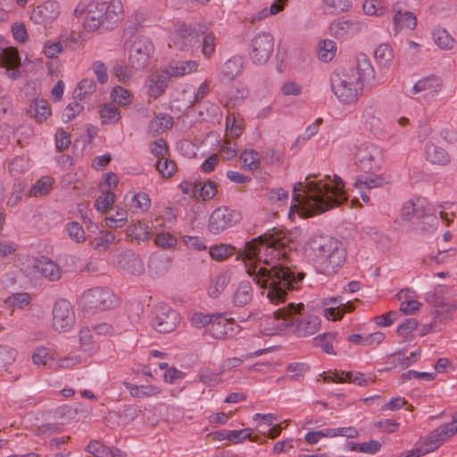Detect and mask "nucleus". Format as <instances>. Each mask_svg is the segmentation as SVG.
Returning <instances> with one entry per match:
<instances>
[{
	"label": "nucleus",
	"instance_id": "69168bd1",
	"mask_svg": "<svg viewBox=\"0 0 457 457\" xmlns=\"http://www.w3.org/2000/svg\"><path fill=\"white\" fill-rule=\"evenodd\" d=\"M335 333H324L315 337V340L319 341V345L323 352L328 354H336L333 350L332 340L336 338Z\"/></svg>",
	"mask_w": 457,
	"mask_h": 457
},
{
	"label": "nucleus",
	"instance_id": "c85d7f7f",
	"mask_svg": "<svg viewBox=\"0 0 457 457\" xmlns=\"http://www.w3.org/2000/svg\"><path fill=\"white\" fill-rule=\"evenodd\" d=\"M195 61H179L169 65L165 71L170 78L182 77L197 70Z\"/></svg>",
	"mask_w": 457,
	"mask_h": 457
},
{
	"label": "nucleus",
	"instance_id": "a19ab883",
	"mask_svg": "<svg viewBox=\"0 0 457 457\" xmlns=\"http://www.w3.org/2000/svg\"><path fill=\"white\" fill-rule=\"evenodd\" d=\"M99 115L104 125L115 124L120 120L119 109L111 104H104L99 110Z\"/></svg>",
	"mask_w": 457,
	"mask_h": 457
},
{
	"label": "nucleus",
	"instance_id": "473e14b6",
	"mask_svg": "<svg viewBox=\"0 0 457 457\" xmlns=\"http://www.w3.org/2000/svg\"><path fill=\"white\" fill-rule=\"evenodd\" d=\"M439 87L440 79L437 77H428L417 81L412 87V92L414 94L425 92L427 95H434L437 93Z\"/></svg>",
	"mask_w": 457,
	"mask_h": 457
},
{
	"label": "nucleus",
	"instance_id": "6e6d98bb",
	"mask_svg": "<svg viewBox=\"0 0 457 457\" xmlns=\"http://www.w3.org/2000/svg\"><path fill=\"white\" fill-rule=\"evenodd\" d=\"M31 297L28 293H16L10 295L5 303L10 307L23 308L29 304Z\"/></svg>",
	"mask_w": 457,
	"mask_h": 457
},
{
	"label": "nucleus",
	"instance_id": "864d4df0",
	"mask_svg": "<svg viewBox=\"0 0 457 457\" xmlns=\"http://www.w3.org/2000/svg\"><path fill=\"white\" fill-rule=\"evenodd\" d=\"M29 169V161L26 157L16 156L9 164V171L13 177H18Z\"/></svg>",
	"mask_w": 457,
	"mask_h": 457
},
{
	"label": "nucleus",
	"instance_id": "a211bd4d",
	"mask_svg": "<svg viewBox=\"0 0 457 457\" xmlns=\"http://www.w3.org/2000/svg\"><path fill=\"white\" fill-rule=\"evenodd\" d=\"M60 14L56 1L49 0L35 7L31 12V20L37 24H49Z\"/></svg>",
	"mask_w": 457,
	"mask_h": 457
},
{
	"label": "nucleus",
	"instance_id": "7c9ffc66",
	"mask_svg": "<svg viewBox=\"0 0 457 457\" xmlns=\"http://www.w3.org/2000/svg\"><path fill=\"white\" fill-rule=\"evenodd\" d=\"M253 287L249 281H242L233 295L232 302L235 306L242 307L251 302Z\"/></svg>",
	"mask_w": 457,
	"mask_h": 457
},
{
	"label": "nucleus",
	"instance_id": "f257e3e1",
	"mask_svg": "<svg viewBox=\"0 0 457 457\" xmlns=\"http://www.w3.org/2000/svg\"><path fill=\"white\" fill-rule=\"evenodd\" d=\"M287 243L284 233L273 228L246 242L244 248L245 257L250 261L261 262L263 251V262L268 267L250 266L247 272L274 304L284 303L287 293L298 288L304 278L303 272L287 265L285 250Z\"/></svg>",
	"mask_w": 457,
	"mask_h": 457
},
{
	"label": "nucleus",
	"instance_id": "c03bdc74",
	"mask_svg": "<svg viewBox=\"0 0 457 457\" xmlns=\"http://www.w3.org/2000/svg\"><path fill=\"white\" fill-rule=\"evenodd\" d=\"M112 100L120 106H128L133 99L132 93L123 87L116 86L111 92Z\"/></svg>",
	"mask_w": 457,
	"mask_h": 457
},
{
	"label": "nucleus",
	"instance_id": "f704fd0d",
	"mask_svg": "<svg viewBox=\"0 0 457 457\" xmlns=\"http://www.w3.org/2000/svg\"><path fill=\"white\" fill-rule=\"evenodd\" d=\"M128 237L137 242H145L150 238L151 228L140 221L129 226L127 229Z\"/></svg>",
	"mask_w": 457,
	"mask_h": 457
},
{
	"label": "nucleus",
	"instance_id": "13d9d810",
	"mask_svg": "<svg viewBox=\"0 0 457 457\" xmlns=\"http://www.w3.org/2000/svg\"><path fill=\"white\" fill-rule=\"evenodd\" d=\"M130 205L138 211L146 212L151 205V200L147 194L139 192L131 197Z\"/></svg>",
	"mask_w": 457,
	"mask_h": 457
},
{
	"label": "nucleus",
	"instance_id": "aec40b11",
	"mask_svg": "<svg viewBox=\"0 0 457 457\" xmlns=\"http://www.w3.org/2000/svg\"><path fill=\"white\" fill-rule=\"evenodd\" d=\"M457 434V416L453 417V420L446 424L439 426L434 429L427 437L430 441L432 447L439 448L440 445L448 438Z\"/></svg>",
	"mask_w": 457,
	"mask_h": 457
},
{
	"label": "nucleus",
	"instance_id": "37998d69",
	"mask_svg": "<svg viewBox=\"0 0 457 457\" xmlns=\"http://www.w3.org/2000/svg\"><path fill=\"white\" fill-rule=\"evenodd\" d=\"M96 88V82L92 79H82L73 92L74 99L84 100L92 95Z\"/></svg>",
	"mask_w": 457,
	"mask_h": 457
},
{
	"label": "nucleus",
	"instance_id": "cd10ccee",
	"mask_svg": "<svg viewBox=\"0 0 457 457\" xmlns=\"http://www.w3.org/2000/svg\"><path fill=\"white\" fill-rule=\"evenodd\" d=\"M170 79V78L166 71L162 74L154 75L148 83L149 96L155 99L162 96L168 87Z\"/></svg>",
	"mask_w": 457,
	"mask_h": 457
},
{
	"label": "nucleus",
	"instance_id": "9b49d317",
	"mask_svg": "<svg viewBox=\"0 0 457 457\" xmlns=\"http://www.w3.org/2000/svg\"><path fill=\"white\" fill-rule=\"evenodd\" d=\"M274 48V38L269 32H261L251 41L249 55L254 64H264L270 59Z\"/></svg>",
	"mask_w": 457,
	"mask_h": 457
},
{
	"label": "nucleus",
	"instance_id": "4468645a",
	"mask_svg": "<svg viewBox=\"0 0 457 457\" xmlns=\"http://www.w3.org/2000/svg\"><path fill=\"white\" fill-rule=\"evenodd\" d=\"M74 324L75 314L71 303L65 299L57 300L53 308V328L58 332H67Z\"/></svg>",
	"mask_w": 457,
	"mask_h": 457
},
{
	"label": "nucleus",
	"instance_id": "393cba45",
	"mask_svg": "<svg viewBox=\"0 0 457 457\" xmlns=\"http://www.w3.org/2000/svg\"><path fill=\"white\" fill-rule=\"evenodd\" d=\"M122 4L120 1H112L109 4L104 3V12H105L106 29L112 30L119 21L122 19Z\"/></svg>",
	"mask_w": 457,
	"mask_h": 457
},
{
	"label": "nucleus",
	"instance_id": "0eeeda50",
	"mask_svg": "<svg viewBox=\"0 0 457 457\" xmlns=\"http://www.w3.org/2000/svg\"><path fill=\"white\" fill-rule=\"evenodd\" d=\"M204 32L203 24L197 23L189 25L180 23L175 26L170 33V47L180 51H189L199 46L200 35Z\"/></svg>",
	"mask_w": 457,
	"mask_h": 457
},
{
	"label": "nucleus",
	"instance_id": "4d7b16f0",
	"mask_svg": "<svg viewBox=\"0 0 457 457\" xmlns=\"http://www.w3.org/2000/svg\"><path fill=\"white\" fill-rule=\"evenodd\" d=\"M115 195L110 190L103 192L96 200L95 207L100 212H105L114 203Z\"/></svg>",
	"mask_w": 457,
	"mask_h": 457
},
{
	"label": "nucleus",
	"instance_id": "423d86ee",
	"mask_svg": "<svg viewBox=\"0 0 457 457\" xmlns=\"http://www.w3.org/2000/svg\"><path fill=\"white\" fill-rule=\"evenodd\" d=\"M118 300L107 287H93L85 291L79 299V306L86 315H94L117 305Z\"/></svg>",
	"mask_w": 457,
	"mask_h": 457
},
{
	"label": "nucleus",
	"instance_id": "6e6552de",
	"mask_svg": "<svg viewBox=\"0 0 457 457\" xmlns=\"http://www.w3.org/2000/svg\"><path fill=\"white\" fill-rule=\"evenodd\" d=\"M354 162L365 173L380 170L383 164L382 149L372 143H362L356 148Z\"/></svg>",
	"mask_w": 457,
	"mask_h": 457
},
{
	"label": "nucleus",
	"instance_id": "603ef678",
	"mask_svg": "<svg viewBox=\"0 0 457 457\" xmlns=\"http://www.w3.org/2000/svg\"><path fill=\"white\" fill-rule=\"evenodd\" d=\"M66 230L70 238L76 243H83L87 238L84 228L79 222H68L66 224Z\"/></svg>",
	"mask_w": 457,
	"mask_h": 457
},
{
	"label": "nucleus",
	"instance_id": "2f4dec72",
	"mask_svg": "<svg viewBox=\"0 0 457 457\" xmlns=\"http://www.w3.org/2000/svg\"><path fill=\"white\" fill-rule=\"evenodd\" d=\"M30 112L31 115L34 116V118L38 122H44L46 121L48 117L51 115V109L48 102L45 99H39L36 98L34 99L30 105Z\"/></svg>",
	"mask_w": 457,
	"mask_h": 457
},
{
	"label": "nucleus",
	"instance_id": "49530a36",
	"mask_svg": "<svg viewBox=\"0 0 457 457\" xmlns=\"http://www.w3.org/2000/svg\"><path fill=\"white\" fill-rule=\"evenodd\" d=\"M128 220V212L124 208L115 207V213H109L105 218L106 226L109 228H120L125 225Z\"/></svg>",
	"mask_w": 457,
	"mask_h": 457
},
{
	"label": "nucleus",
	"instance_id": "f8f14e48",
	"mask_svg": "<svg viewBox=\"0 0 457 457\" xmlns=\"http://www.w3.org/2000/svg\"><path fill=\"white\" fill-rule=\"evenodd\" d=\"M154 46L152 40L145 36H138L131 45L129 61L136 70L147 67Z\"/></svg>",
	"mask_w": 457,
	"mask_h": 457
},
{
	"label": "nucleus",
	"instance_id": "2eb2a0df",
	"mask_svg": "<svg viewBox=\"0 0 457 457\" xmlns=\"http://www.w3.org/2000/svg\"><path fill=\"white\" fill-rule=\"evenodd\" d=\"M426 216L431 219L432 227L437 224V217L431 212L428 203L425 198L419 197L411 199L403 203L402 205L401 218L404 221H410L414 217L420 219Z\"/></svg>",
	"mask_w": 457,
	"mask_h": 457
},
{
	"label": "nucleus",
	"instance_id": "8fccbe9b",
	"mask_svg": "<svg viewBox=\"0 0 457 457\" xmlns=\"http://www.w3.org/2000/svg\"><path fill=\"white\" fill-rule=\"evenodd\" d=\"M336 42L330 39H325L320 43L319 48V58L324 62H330L336 55Z\"/></svg>",
	"mask_w": 457,
	"mask_h": 457
},
{
	"label": "nucleus",
	"instance_id": "5701e85b",
	"mask_svg": "<svg viewBox=\"0 0 457 457\" xmlns=\"http://www.w3.org/2000/svg\"><path fill=\"white\" fill-rule=\"evenodd\" d=\"M425 154L426 159L433 164L445 166L451 162L449 154L444 148L431 142L426 144Z\"/></svg>",
	"mask_w": 457,
	"mask_h": 457
},
{
	"label": "nucleus",
	"instance_id": "09e8293b",
	"mask_svg": "<svg viewBox=\"0 0 457 457\" xmlns=\"http://www.w3.org/2000/svg\"><path fill=\"white\" fill-rule=\"evenodd\" d=\"M54 179L49 176L42 177L36 184L30 188V195L32 196L45 195L50 192L54 185Z\"/></svg>",
	"mask_w": 457,
	"mask_h": 457
},
{
	"label": "nucleus",
	"instance_id": "58836bf2",
	"mask_svg": "<svg viewBox=\"0 0 457 457\" xmlns=\"http://www.w3.org/2000/svg\"><path fill=\"white\" fill-rule=\"evenodd\" d=\"M330 302L335 303H339V306H337V307H329V308H326L324 310V316L328 320H340L343 317V315H344V313L345 312H351L353 310V304L350 303V302H348L347 304L349 306L346 307L341 302V297L340 298H331Z\"/></svg>",
	"mask_w": 457,
	"mask_h": 457
},
{
	"label": "nucleus",
	"instance_id": "4c0bfd02",
	"mask_svg": "<svg viewBox=\"0 0 457 457\" xmlns=\"http://www.w3.org/2000/svg\"><path fill=\"white\" fill-rule=\"evenodd\" d=\"M240 161L243 166L251 171L261 168L260 154L254 149H246L240 154Z\"/></svg>",
	"mask_w": 457,
	"mask_h": 457
},
{
	"label": "nucleus",
	"instance_id": "dca6fc26",
	"mask_svg": "<svg viewBox=\"0 0 457 457\" xmlns=\"http://www.w3.org/2000/svg\"><path fill=\"white\" fill-rule=\"evenodd\" d=\"M179 312L168 305H161L156 311L154 327L160 333H170L175 330L179 323Z\"/></svg>",
	"mask_w": 457,
	"mask_h": 457
},
{
	"label": "nucleus",
	"instance_id": "0e129e2a",
	"mask_svg": "<svg viewBox=\"0 0 457 457\" xmlns=\"http://www.w3.org/2000/svg\"><path fill=\"white\" fill-rule=\"evenodd\" d=\"M433 445H430V441L426 436L420 441L419 446L409 452L405 456L409 457H420L422 455H425L427 453H432L436 450V448L432 447Z\"/></svg>",
	"mask_w": 457,
	"mask_h": 457
},
{
	"label": "nucleus",
	"instance_id": "680f3d73",
	"mask_svg": "<svg viewBox=\"0 0 457 457\" xmlns=\"http://www.w3.org/2000/svg\"><path fill=\"white\" fill-rule=\"evenodd\" d=\"M197 185L199 195L204 201L211 200L215 196L217 193L215 182L208 180L204 183L199 182Z\"/></svg>",
	"mask_w": 457,
	"mask_h": 457
},
{
	"label": "nucleus",
	"instance_id": "a878e982",
	"mask_svg": "<svg viewBox=\"0 0 457 457\" xmlns=\"http://www.w3.org/2000/svg\"><path fill=\"white\" fill-rule=\"evenodd\" d=\"M123 386L134 398H149L156 396L161 393V389L154 385L137 386L130 382L124 381Z\"/></svg>",
	"mask_w": 457,
	"mask_h": 457
},
{
	"label": "nucleus",
	"instance_id": "5fc2aeb1",
	"mask_svg": "<svg viewBox=\"0 0 457 457\" xmlns=\"http://www.w3.org/2000/svg\"><path fill=\"white\" fill-rule=\"evenodd\" d=\"M213 318L214 313L195 312L192 314L190 321L192 326L195 328H203L204 327H208L209 328Z\"/></svg>",
	"mask_w": 457,
	"mask_h": 457
},
{
	"label": "nucleus",
	"instance_id": "052dcab7",
	"mask_svg": "<svg viewBox=\"0 0 457 457\" xmlns=\"http://www.w3.org/2000/svg\"><path fill=\"white\" fill-rule=\"evenodd\" d=\"M396 357L394 358V366H400L402 369H406L413 364L420 355V351L412 352L409 356H402L400 353H395Z\"/></svg>",
	"mask_w": 457,
	"mask_h": 457
},
{
	"label": "nucleus",
	"instance_id": "20e7f679",
	"mask_svg": "<svg viewBox=\"0 0 457 457\" xmlns=\"http://www.w3.org/2000/svg\"><path fill=\"white\" fill-rule=\"evenodd\" d=\"M326 181H311L303 189V203L312 214L324 212L347 200L345 183L341 178L326 176Z\"/></svg>",
	"mask_w": 457,
	"mask_h": 457
},
{
	"label": "nucleus",
	"instance_id": "79ce46f5",
	"mask_svg": "<svg viewBox=\"0 0 457 457\" xmlns=\"http://www.w3.org/2000/svg\"><path fill=\"white\" fill-rule=\"evenodd\" d=\"M432 37L436 45L442 49H452L454 46V38L445 29H435L432 32Z\"/></svg>",
	"mask_w": 457,
	"mask_h": 457
},
{
	"label": "nucleus",
	"instance_id": "6ab92c4d",
	"mask_svg": "<svg viewBox=\"0 0 457 457\" xmlns=\"http://www.w3.org/2000/svg\"><path fill=\"white\" fill-rule=\"evenodd\" d=\"M393 10L395 12L394 29L395 34L403 29L413 30L416 28V15L411 12L403 11L402 8V3H396L394 4Z\"/></svg>",
	"mask_w": 457,
	"mask_h": 457
},
{
	"label": "nucleus",
	"instance_id": "774afa93",
	"mask_svg": "<svg viewBox=\"0 0 457 457\" xmlns=\"http://www.w3.org/2000/svg\"><path fill=\"white\" fill-rule=\"evenodd\" d=\"M83 109H84V107L77 101L70 103L62 112V120L64 122L71 121L76 116H78L83 111Z\"/></svg>",
	"mask_w": 457,
	"mask_h": 457
},
{
	"label": "nucleus",
	"instance_id": "412c9836",
	"mask_svg": "<svg viewBox=\"0 0 457 457\" xmlns=\"http://www.w3.org/2000/svg\"><path fill=\"white\" fill-rule=\"evenodd\" d=\"M35 268L44 278L50 281L61 278L62 270L59 265L46 256H40L36 260Z\"/></svg>",
	"mask_w": 457,
	"mask_h": 457
},
{
	"label": "nucleus",
	"instance_id": "de8ad7c7",
	"mask_svg": "<svg viewBox=\"0 0 457 457\" xmlns=\"http://www.w3.org/2000/svg\"><path fill=\"white\" fill-rule=\"evenodd\" d=\"M235 246L227 244L214 245L210 247V255L213 260L223 261L235 253Z\"/></svg>",
	"mask_w": 457,
	"mask_h": 457
},
{
	"label": "nucleus",
	"instance_id": "72a5a7b5",
	"mask_svg": "<svg viewBox=\"0 0 457 457\" xmlns=\"http://www.w3.org/2000/svg\"><path fill=\"white\" fill-rule=\"evenodd\" d=\"M173 125V119L170 114L162 113L154 117L148 124V129L154 134H161L170 129Z\"/></svg>",
	"mask_w": 457,
	"mask_h": 457
},
{
	"label": "nucleus",
	"instance_id": "ea45409f",
	"mask_svg": "<svg viewBox=\"0 0 457 457\" xmlns=\"http://www.w3.org/2000/svg\"><path fill=\"white\" fill-rule=\"evenodd\" d=\"M203 29L204 32L200 35V38H202V53L205 57L210 58L215 52L216 37L212 31H210L204 24Z\"/></svg>",
	"mask_w": 457,
	"mask_h": 457
},
{
	"label": "nucleus",
	"instance_id": "7ed1b4c3",
	"mask_svg": "<svg viewBox=\"0 0 457 457\" xmlns=\"http://www.w3.org/2000/svg\"><path fill=\"white\" fill-rule=\"evenodd\" d=\"M303 250L315 271L328 277L337 273L347 257L344 243L328 235H313L305 243Z\"/></svg>",
	"mask_w": 457,
	"mask_h": 457
},
{
	"label": "nucleus",
	"instance_id": "bf43d9fd",
	"mask_svg": "<svg viewBox=\"0 0 457 457\" xmlns=\"http://www.w3.org/2000/svg\"><path fill=\"white\" fill-rule=\"evenodd\" d=\"M154 243L162 249H171L177 245L178 240L174 235L169 232H162L156 236Z\"/></svg>",
	"mask_w": 457,
	"mask_h": 457
},
{
	"label": "nucleus",
	"instance_id": "bb28decb",
	"mask_svg": "<svg viewBox=\"0 0 457 457\" xmlns=\"http://www.w3.org/2000/svg\"><path fill=\"white\" fill-rule=\"evenodd\" d=\"M244 69V59L240 55L229 58L222 66V76L228 80H233L240 75Z\"/></svg>",
	"mask_w": 457,
	"mask_h": 457
},
{
	"label": "nucleus",
	"instance_id": "ddd939ff",
	"mask_svg": "<svg viewBox=\"0 0 457 457\" xmlns=\"http://www.w3.org/2000/svg\"><path fill=\"white\" fill-rule=\"evenodd\" d=\"M368 24L363 20L337 19L329 26L330 35L338 40H347L367 29Z\"/></svg>",
	"mask_w": 457,
	"mask_h": 457
},
{
	"label": "nucleus",
	"instance_id": "c9c22d12",
	"mask_svg": "<svg viewBox=\"0 0 457 457\" xmlns=\"http://www.w3.org/2000/svg\"><path fill=\"white\" fill-rule=\"evenodd\" d=\"M323 9L326 13L338 14L348 12L352 6V0H322Z\"/></svg>",
	"mask_w": 457,
	"mask_h": 457
},
{
	"label": "nucleus",
	"instance_id": "9d476101",
	"mask_svg": "<svg viewBox=\"0 0 457 457\" xmlns=\"http://www.w3.org/2000/svg\"><path fill=\"white\" fill-rule=\"evenodd\" d=\"M241 219L242 215L237 211L226 206L218 207L209 217L208 230L214 235L220 234L235 226Z\"/></svg>",
	"mask_w": 457,
	"mask_h": 457
},
{
	"label": "nucleus",
	"instance_id": "3c124183",
	"mask_svg": "<svg viewBox=\"0 0 457 457\" xmlns=\"http://www.w3.org/2000/svg\"><path fill=\"white\" fill-rule=\"evenodd\" d=\"M374 56L378 64L386 66L392 62L394 58L393 50L388 45L380 44L375 49Z\"/></svg>",
	"mask_w": 457,
	"mask_h": 457
},
{
	"label": "nucleus",
	"instance_id": "39448f33",
	"mask_svg": "<svg viewBox=\"0 0 457 457\" xmlns=\"http://www.w3.org/2000/svg\"><path fill=\"white\" fill-rule=\"evenodd\" d=\"M304 304L290 303L287 307L274 312L278 326L290 328L299 337H306L315 334L320 327V319L316 315H303Z\"/></svg>",
	"mask_w": 457,
	"mask_h": 457
},
{
	"label": "nucleus",
	"instance_id": "338daca9",
	"mask_svg": "<svg viewBox=\"0 0 457 457\" xmlns=\"http://www.w3.org/2000/svg\"><path fill=\"white\" fill-rule=\"evenodd\" d=\"M155 167L166 178L171 177L176 170V163L163 157L156 162Z\"/></svg>",
	"mask_w": 457,
	"mask_h": 457
},
{
	"label": "nucleus",
	"instance_id": "e433bc0d",
	"mask_svg": "<svg viewBox=\"0 0 457 457\" xmlns=\"http://www.w3.org/2000/svg\"><path fill=\"white\" fill-rule=\"evenodd\" d=\"M115 240V236L111 231H101V235L89 240L91 247L99 252L106 251Z\"/></svg>",
	"mask_w": 457,
	"mask_h": 457
},
{
	"label": "nucleus",
	"instance_id": "f3484780",
	"mask_svg": "<svg viewBox=\"0 0 457 457\" xmlns=\"http://www.w3.org/2000/svg\"><path fill=\"white\" fill-rule=\"evenodd\" d=\"M0 66L6 68L5 75L11 79H17L21 72V58L14 47H4L0 51Z\"/></svg>",
	"mask_w": 457,
	"mask_h": 457
},
{
	"label": "nucleus",
	"instance_id": "e2e57ef3",
	"mask_svg": "<svg viewBox=\"0 0 457 457\" xmlns=\"http://www.w3.org/2000/svg\"><path fill=\"white\" fill-rule=\"evenodd\" d=\"M385 183V179L382 175L370 176L365 179H358L355 186L364 187L368 189L382 187Z\"/></svg>",
	"mask_w": 457,
	"mask_h": 457
},
{
	"label": "nucleus",
	"instance_id": "a18cd8bd",
	"mask_svg": "<svg viewBox=\"0 0 457 457\" xmlns=\"http://www.w3.org/2000/svg\"><path fill=\"white\" fill-rule=\"evenodd\" d=\"M230 281L228 273L219 274L209 287L208 294L212 298H217L227 287Z\"/></svg>",
	"mask_w": 457,
	"mask_h": 457
},
{
	"label": "nucleus",
	"instance_id": "1a4fd4ad",
	"mask_svg": "<svg viewBox=\"0 0 457 457\" xmlns=\"http://www.w3.org/2000/svg\"><path fill=\"white\" fill-rule=\"evenodd\" d=\"M104 12V3L92 2L87 5L79 4L74 10L76 17L79 18L85 15L83 27L87 31H108L106 29L105 15Z\"/></svg>",
	"mask_w": 457,
	"mask_h": 457
},
{
	"label": "nucleus",
	"instance_id": "c756f323",
	"mask_svg": "<svg viewBox=\"0 0 457 457\" xmlns=\"http://www.w3.org/2000/svg\"><path fill=\"white\" fill-rule=\"evenodd\" d=\"M449 291V287L444 285H438L435 287L434 291L428 292L426 295V300L429 303L434 304L437 307L436 310V314L437 317L443 316V310H440V308H443L445 303V295Z\"/></svg>",
	"mask_w": 457,
	"mask_h": 457
},
{
	"label": "nucleus",
	"instance_id": "b1692460",
	"mask_svg": "<svg viewBox=\"0 0 457 457\" xmlns=\"http://www.w3.org/2000/svg\"><path fill=\"white\" fill-rule=\"evenodd\" d=\"M269 351L270 348H263L252 353H245L241 357L228 358L224 360L220 365V373H225L227 371L237 369L240 367L245 361L259 357L263 353H268Z\"/></svg>",
	"mask_w": 457,
	"mask_h": 457
},
{
	"label": "nucleus",
	"instance_id": "4be33fe9",
	"mask_svg": "<svg viewBox=\"0 0 457 457\" xmlns=\"http://www.w3.org/2000/svg\"><path fill=\"white\" fill-rule=\"evenodd\" d=\"M234 323L228 320L223 313H214L213 320L208 328L209 334L216 339H224L233 332Z\"/></svg>",
	"mask_w": 457,
	"mask_h": 457
},
{
	"label": "nucleus",
	"instance_id": "f03ea898",
	"mask_svg": "<svg viewBox=\"0 0 457 457\" xmlns=\"http://www.w3.org/2000/svg\"><path fill=\"white\" fill-rule=\"evenodd\" d=\"M378 83L375 70L364 54L357 56L355 68L334 71L330 75L332 92L345 105L355 104L361 96L364 87H373Z\"/></svg>",
	"mask_w": 457,
	"mask_h": 457
}]
</instances>
